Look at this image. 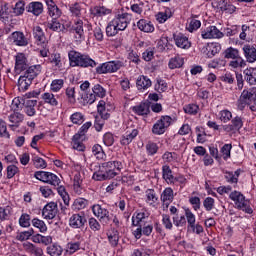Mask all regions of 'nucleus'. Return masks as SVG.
Wrapping results in <instances>:
<instances>
[{"label":"nucleus","mask_w":256,"mask_h":256,"mask_svg":"<svg viewBox=\"0 0 256 256\" xmlns=\"http://www.w3.org/2000/svg\"><path fill=\"white\" fill-rule=\"evenodd\" d=\"M83 183V179L81 178V173H76L74 175V190L76 193H81V184Z\"/></svg>","instance_id":"nucleus-49"},{"label":"nucleus","mask_w":256,"mask_h":256,"mask_svg":"<svg viewBox=\"0 0 256 256\" xmlns=\"http://www.w3.org/2000/svg\"><path fill=\"white\" fill-rule=\"evenodd\" d=\"M24 249L27 253L35 256H43V248L35 246L33 243L27 242L24 244Z\"/></svg>","instance_id":"nucleus-26"},{"label":"nucleus","mask_w":256,"mask_h":256,"mask_svg":"<svg viewBox=\"0 0 256 256\" xmlns=\"http://www.w3.org/2000/svg\"><path fill=\"white\" fill-rule=\"evenodd\" d=\"M69 31L74 34L76 41H78L79 43H81V41L85 39V30L83 29V20H78L74 22V24L72 25Z\"/></svg>","instance_id":"nucleus-9"},{"label":"nucleus","mask_w":256,"mask_h":256,"mask_svg":"<svg viewBox=\"0 0 256 256\" xmlns=\"http://www.w3.org/2000/svg\"><path fill=\"white\" fill-rule=\"evenodd\" d=\"M35 233V231L33 229H30L28 231H24L21 232L16 239L18 241H27V239H29V237H32V235Z\"/></svg>","instance_id":"nucleus-56"},{"label":"nucleus","mask_w":256,"mask_h":256,"mask_svg":"<svg viewBox=\"0 0 256 256\" xmlns=\"http://www.w3.org/2000/svg\"><path fill=\"white\" fill-rule=\"evenodd\" d=\"M92 92H94L95 96L99 97L100 99H103V97H105L107 93V91H105V88H103L101 84L94 85V87L92 88Z\"/></svg>","instance_id":"nucleus-46"},{"label":"nucleus","mask_w":256,"mask_h":256,"mask_svg":"<svg viewBox=\"0 0 256 256\" xmlns=\"http://www.w3.org/2000/svg\"><path fill=\"white\" fill-rule=\"evenodd\" d=\"M58 98H59V96H56L51 92H45L42 95V99H43L44 103L51 105V107H57V105H59V101H57Z\"/></svg>","instance_id":"nucleus-25"},{"label":"nucleus","mask_w":256,"mask_h":256,"mask_svg":"<svg viewBox=\"0 0 256 256\" xmlns=\"http://www.w3.org/2000/svg\"><path fill=\"white\" fill-rule=\"evenodd\" d=\"M47 28L56 33H62V31H65V24H61L57 18H52V21L48 22Z\"/></svg>","instance_id":"nucleus-29"},{"label":"nucleus","mask_w":256,"mask_h":256,"mask_svg":"<svg viewBox=\"0 0 256 256\" xmlns=\"http://www.w3.org/2000/svg\"><path fill=\"white\" fill-rule=\"evenodd\" d=\"M251 101H256V87L249 90H243L238 101V108L240 111H243L245 106L249 105Z\"/></svg>","instance_id":"nucleus-8"},{"label":"nucleus","mask_w":256,"mask_h":256,"mask_svg":"<svg viewBox=\"0 0 256 256\" xmlns=\"http://www.w3.org/2000/svg\"><path fill=\"white\" fill-rule=\"evenodd\" d=\"M174 41L180 49H189L191 47V42L189 38L183 34L174 35Z\"/></svg>","instance_id":"nucleus-19"},{"label":"nucleus","mask_w":256,"mask_h":256,"mask_svg":"<svg viewBox=\"0 0 256 256\" xmlns=\"http://www.w3.org/2000/svg\"><path fill=\"white\" fill-rule=\"evenodd\" d=\"M20 227H30L31 226V216L29 214H22L19 219Z\"/></svg>","instance_id":"nucleus-50"},{"label":"nucleus","mask_w":256,"mask_h":256,"mask_svg":"<svg viewBox=\"0 0 256 256\" xmlns=\"http://www.w3.org/2000/svg\"><path fill=\"white\" fill-rule=\"evenodd\" d=\"M44 219H55L57 217V203L50 202L44 206L42 210Z\"/></svg>","instance_id":"nucleus-14"},{"label":"nucleus","mask_w":256,"mask_h":256,"mask_svg":"<svg viewBox=\"0 0 256 256\" xmlns=\"http://www.w3.org/2000/svg\"><path fill=\"white\" fill-rule=\"evenodd\" d=\"M203 206L205 207L206 211H211L213 207H215V199L211 197L205 198Z\"/></svg>","instance_id":"nucleus-62"},{"label":"nucleus","mask_w":256,"mask_h":256,"mask_svg":"<svg viewBox=\"0 0 256 256\" xmlns=\"http://www.w3.org/2000/svg\"><path fill=\"white\" fill-rule=\"evenodd\" d=\"M26 69H29L27 57H25V54L23 53L17 54L15 57V73L19 75L20 73H23V71H26Z\"/></svg>","instance_id":"nucleus-10"},{"label":"nucleus","mask_w":256,"mask_h":256,"mask_svg":"<svg viewBox=\"0 0 256 256\" xmlns=\"http://www.w3.org/2000/svg\"><path fill=\"white\" fill-rule=\"evenodd\" d=\"M244 79L249 85H256V68L244 70Z\"/></svg>","instance_id":"nucleus-28"},{"label":"nucleus","mask_w":256,"mask_h":256,"mask_svg":"<svg viewBox=\"0 0 256 256\" xmlns=\"http://www.w3.org/2000/svg\"><path fill=\"white\" fill-rule=\"evenodd\" d=\"M12 39L14 45H17L18 47H25L29 45V42L27 41V38H25V34H23V32L12 33Z\"/></svg>","instance_id":"nucleus-20"},{"label":"nucleus","mask_w":256,"mask_h":256,"mask_svg":"<svg viewBox=\"0 0 256 256\" xmlns=\"http://www.w3.org/2000/svg\"><path fill=\"white\" fill-rule=\"evenodd\" d=\"M16 173H19V168L16 165H9L7 167V179H13Z\"/></svg>","instance_id":"nucleus-59"},{"label":"nucleus","mask_w":256,"mask_h":256,"mask_svg":"<svg viewBox=\"0 0 256 256\" xmlns=\"http://www.w3.org/2000/svg\"><path fill=\"white\" fill-rule=\"evenodd\" d=\"M83 99L88 105H93L97 101V96L94 92H88L83 96Z\"/></svg>","instance_id":"nucleus-60"},{"label":"nucleus","mask_w":256,"mask_h":256,"mask_svg":"<svg viewBox=\"0 0 256 256\" xmlns=\"http://www.w3.org/2000/svg\"><path fill=\"white\" fill-rule=\"evenodd\" d=\"M244 56L248 63H255L256 61V48L249 44L243 46Z\"/></svg>","instance_id":"nucleus-16"},{"label":"nucleus","mask_w":256,"mask_h":256,"mask_svg":"<svg viewBox=\"0 0 256 256\" xmlns=\"http://www.w3.org/2000/svg\"><path fill=\"white\" fill-rule=\"evenodd\" d=\"M92 153L96 156V159H105V151H103V147L99 144H96L92 147Z\"/></svg>","instance_id":"nucleus-42"},{"label":"nucleus","mask_w":256,"mask_h":256,"mask_svg":"<svg viewBox=\"0 0 256 256\" xmlns=\"http://www.w3.org/2000/svg\"><path fill=\"white\" fill-rule=\"evenodd\" d=\"M143 219H145V213L140 212L136 215V220L135 217L132 218V225L134 227H143V225L141 223H143Z\"/></svg>","instance_id":"nucleus-53"},{"label":"nucleus","mask_w":256,"mask_h":256,"mask_svg":"<svg viewBox=\"0 0 256 256\" xmlns=\"http://www.w3.org/2000/svg\"><path fill=\"white\" fill-rule=\"evenodd\" d=\"M39 73H41V65L39 64L33 65V66L28 65V68L26 69L24 76L28 77L33 81V79H35V77H37Z\"/></svg>","instance_id":"nucleus-27"},{"label":"nucleus","mask_w":256,"mask_h":256,"mask_svg":"<svg viewBox=\"0 0 256 256\" xmlns=\"http://www.w3.org/2000/svg\"><path fill=\"white\" fill-rule=\"evenodd\" d=\"M90 13L93 17H105V15H110L111 9L105 6H94L90 9Z\"/></svg>","instance_id":"nucleus-21"},{"label":"nucleus","mask_w":256,"mask_h":256,"mask_svg":"<svg viewBox=\"0 0 256 256\" xmlns=\"http://www.w3.org/2000/svg\"><path fill=\"white\" fill-rule=\"evenodd\" d=\"M231 149H233V146L231 144H225L221 148V152L223 154V159L225 161H227V159H229V157H231Z\"/></svg>","instance_id":"nucleus-57"},{"label":"nucleus","mask_w":256,"mask_h":256,"mask_svg":"<svg viewBox=\"0 0 256 256\" xmlns=\"http://www.w3.org/2000/svg\"><path fill=\"white\" fill-rule=\"evenodd\" d=\"M123 67L122 61H110L101 64L100 66L96 67V73L98 75H103L106 73H116V71H119Z\"/></svg>","instance_id":"nucleus-7"},{"label":"nucleus","mask_w":256,"mask_h":256,"mask_svg":"<svg viewBox=\"0 0 256 256\" xmlns=\"http://www.w3.org/2000/svg\"><path fill=\"white\" fill-rule=\"evenodd\" d=\"M71 67H97V62L88 55L81 54L77 51H70L68 54Z\"/></svg>","instance_id":"nucleus-2"},{"label":"nucleus","mask_w":256,"mask_h":256,"mask_svg":"<svg viewBox=\"0 0 256 256\" xmlns=\"http://www.w3.org/2000/svg\"><path fill=\"white\" fill-rule=\"evenodd\" d=\"M218 7L220 11H225L226 13H235L236 7L228 2L227 0H220L218 1Z\"/></svg>","instance_id":"nucleus-35"},{"label":"nucleus","mask_w":256,"mask_h":256,"mask_svg":"<svg viewBox=\"0 0 256 256\" xmlns=\"http://www.w3.org/2000/svg\"><path fill=\"white\" fill-rule=\"evenodd\" d=\"M173 118L171 116H161V118L153 125L152 133L154 135H163L169 127H171V122Z\"/></svg>","instance_id":"nucleus-6"},{"label":"nucleus","mask_w":256,"mask_h":256,"mask_svg":"<svg viewBox=\"0 0 256 256\" xmlns=\"http://www.w3.org/2000/svg\"><path fill=\"white\" fill-rule=\"evenodd\" d=\"M206 55L208 59H212V57H215L219 51H221V44L219 43H210L207 45L206 48Z\"/></svg>","instance_id":"nucleus-32"},{"label":"nucleus","mask_w":256,"mask_h":256,"mask_svg":"<svg viewBox=\"0 0 256 256\" xmlns=\"http://www.w3.org/2000/svg\"><path fill=\"white\" fill-rule=\"evenodd\" d=\"M137 27L140 31H144V33H153V31H155L153 24H151V22H147L145 19L139 20Z\"/></svg>","instance_id":"nucleus-33"},{"label":"nucleus","mask_w":256,"mask_h":256,"mask_svg":"<svg viewBox=\"0 0 256 256\" xmlns=\"http://www.w3.org/2000/svg\"><path fill=\"white\" fill-rule=\"evenodd\" d=\"M28 13H33L36 17H39L43 13V3L41 2H31L26 7Z\"/></svg>","instance_id":"nucleus-23"},{"label":"nucleus","mask_w":256,"mask_h":256,"mask_svg":"<svg viewBox=\"0 0 256 256\" xmlns=\"http://www.w3.org/2000/svg\"><path fill=\"white\" fill-rule=\"evenodd\" d=\"M69 225L72 229H83L87 225V218L85 215L73 214L69 219Z\"/></svg>","instance_id":"nucleus-11"},{"label":"nucleus","mask_w":256,"mask_h":256,"mask_svg":"<svg viewBox=\"0 0 256 256\" xmlns=\"http://www.w3.org/2000/svg\"><path fill=\"white\" fill-rule=\"evenodd\" d=\"M184 111L189 115H197L199 111V106L196 104H188L184 107Z\"/></svg>","instance_id":"nucleus-54"},{"label":"nucleus","mask_w":256,"mask_h":256,"mask_svg":"<svg viewBox=\"0 0 256 256\" xmlns=\"http://www.w3.org/2000/svg\"><path fill=\"white\" fill-rule=\"evenodd\" d=\"M33 36L34 39H36L38 45H45L47 38L45 37V33L43 32V29L40 28V26H35L33 28Z\"/></svg>","instance_id":"nucleus-24"},{"label":"nucleus","mask_w":256,"mask_h":256,"mask_svg":"<svg viewBox=\"0 0 256 256\" xmlns=\"http://www.w3.org/2000/svg\"><path fill=\"white\" fill-rule=\"evenodd\" d=\"M129 17V13L118 14L112 22L120 31H125L129 25Z\"/></svg>","instance_id":"nucleus-12"},{"label":"nucleus","mask_w":256,"mask_h":256,"mask_svg":"<svg viewBox=\"0 0 256 256\" xmlns=\"http://www.w3.org/2000/svg\"><path fill=\"white\" fill-rule=\"evenodd\" d=\"M185 216L187 219L188 227H190L192 231H195V214L191 212V210L186 209Z\"/></svg>","instance_id":"nucleus-40"},{"label":"nucleus","mask_w":256,"mask_h":256,"mask_svg":"<svg viewBox=\"0 0 256 256\" xmlns=\"http://www.w3.org/2000/svg\"><path fill=\"white\" fill-rule=\"evenodd\" d=\"M32 225L33 227H36V229H39L40 233L47 232V225L43 220H40L39 218L32 219Z\"/></svg>","instance_id":"nucleus-41"},{"label":"nucleus","mask_w":256,"mask_h":256,"mask_svg":"<svg viewBox=\"0 0 256 256\" xmlns=\"http://www.w3.org/2000/svg\"><path fill=\"white\" fill-rule=\"evenodd\" d=\"M107 235L112 247H117V245H119V231L113 228L107 233Z\"/></svg>","instance_id":"nucleus-36"},{"label":"nucleus","mask_w":256,"mask_h":256,"mask_svg":"<svg viewBox=\"0 0 256 256\" xmlns=\"http://www.w3.org/2000/svg\"><path fill=\"white\" fill-rule=\"evenodd\" d=\"M48 7V13L52 19H59L61 17V9L57 7V4L53 0H45Z\"/></svg>","instance_id":"nucleus-15"},{"label":"nucleus","mask_w":256,"mask_h":256,"mask_svg":"<svg viewBox=\"0 0 256 256\" xmlns=\"http://www.w3.org/2000/svg\"><path fill=\"white\" fill-rule=\"evenodd\" d=\"M229 197L232 201H234L236 207L240 211H244L248 215L253 213V208H251V205H249V200L245 199V196L241 192L233 191Z\"/></svg>","instance_id":"nucleus-3"},{"label":"nucleus","mask_w":256,"mask_h":256,"mask_svg":"<svg viewBox=\"0 0 256 256\" xmlns=\"http://www.w3.org/2000/svg\"><path fill=\"white\" fill-rule=\"evenodd\" d=\"M119 28L117 27L116 24L113 23V20L108 23L106 26V35L107 37H115L117 33H119Z\"/></svg>","instance_id":"nucleus-37"},{"label":"nucleus","mask_w":256,"mask_h":256,"mask_svg":"<svg viewBox=\"0 0 256 256\" xmlns=\"http://www.w3.org/2000/svg\"><path fill=\"white\" fill-rule=\"evenodd\" d=\"M224 57L225 59H232L229 65L230 67H233V69H237L239 67H245V65H247L245 60H243L241 55H239V50L236 48H233V47L227 48L224 51Z\"/></svg>","instance_id":"nucleus-4"},{"label":"nucleus","mask_w":256,"mask_h":256,"mask_svg":"<svg viewBox=\"0 0 256 256\" xmlns=\"http://www.w3.org/2000/svg\"><path fill=\"white\" fill-rule=\"evenodd\" d=\"M137 135H139V131L137 129L132 130V132L126 134V136H123L121 140L122 145H129V143H131V141H133Z\"/></svg>","instance_id":"nucleus-39"},{"label":"nucleus","mask_w":256,"mask_h":256,"mask_svg":"<svg viewBox=\"0 0 256 256\" xmlns=\"http://www.w3.org/2000/svg\"><path fill=\"white\" fill-rule=\"evenodd\" d=\"M81 249V242H70L67 244L68 253H75Z\"/></svg>","instance_id":"nucleus-58"},{"label":"nucleus","mask_w":256,"mask_h":256,"mask_svg":"<svg viewBox=\"0 0 256 256\" xmlns=\"http://www.w3.org/2000/svg\"><path fill=\"white\" fill-rule=\"evenodd\" d=\"M146 151L148 155H155L159 151V146H157V143L149 142L146 144Z\"/></svg>","instance_id":"nucleus-55"},{"label":"nucleus","mask_w":256,"mask_h":256,"mask_svg":"<svg viewBox=\"0 0 256 256\" xmlns=\"http://www.w3.org/2000/svg\"><path fill=\"white\" fill-rule=\"evenodd\" d=\"M8 119H9V122L11 123L9 124V127L14 131L15 129L13 128L19 127V125L23 123V119H25V116H23V114L19 112H14L8 117Z\"/></svg>","instance_id":"nucleus-18"},{"label":"nucleus","mask_w":256,"mask_h":256,"mask_svg":"<svg viewBox=\"0 0 256 256\" xmlns=\"http://www.w3.org/2000/svg\"><path fill=\"white\" fill-rule=\"evenodd\" d=\"M173 199V189L171 187L166 188L161 194V201L164 202L166 207H169V204L173 202Z\"/></svg>","instance_id":"nucleus-31"},{"label":"nucleus","mask_w":256,"mask_h":256,"mask_svg":"<svg viewBox=\"0 0 256 256\" xmlns=\"http://www.w3.org/2000/svg\"><path fill=\"white\" fill-rule=\"evenodd\" d=\"M234 128H236V131H239L243 127V119L239 116H236L231 121Z\"/></svg>","instance_id":"nucleus-64"},{"label":"nucleus","mask_w":256,"mask_h":256,"mask_svg":"<svg viewBox=\"0 0 256 256\" xmlns=\"http://www.w3.org/2000/svg\"><path fill=\"white\" fill-rule=\"evenodd\" d=\"M47 253L50 256H60L63 253V248L59 245H51L47 247Z\"/></svg>","instance_id":"nucleus-44"},{"label":"nucleus","mask_w":256,"mask_h":256,"mask_svg":"<svg viewBox=\"0 0 256 256\" xmlns=\"http://www.w3.org/2000/svg\"><path fill=\"white\" fill-rule=\"evenodd\" d=\"M162 177L167 183H175V176H173V170L169 165L162 166Z\"/></svg>","instance_id":"nucleus-34"},{"label":"nucleus","mask_w":256,"mask_h":256,"mask_svg":"<svg viewBox=\"0 0 256 256\" xmlns=\"http://www.w3.org/2000/svg\"><path fill=\"white\" fill-rule=\"evenodd\" d=\"M32 161H33L34 166L36 167V169H45L47 167V162L39 156H34L32 158Z\"/></svg>","instance_id":"nucleus-48"},{"label":"nucleus","mask_w":256,"mask_h":256,"mask_svg":"<svg viewBox=\"0 0 256 256\" xmlns=\"http://www.w3.org/2000/svg\"><path fill=\"white\" fill-rule=\"evenodd\" d=\"M151 85V79H149L147 76L141 75L137 78L136 86L139 91H141V89H149Z\"/></svg>","instance_id":"nucleus-30"},{"label":"nucleus","mask_w":256,"mask_h":256,"mask_svg":"<svg viewBox=\"0 0 256 256\" xmlns=\"http://www.w3.org/2000/svg\"><path fill=\"white\" fill-rule=\"evenodd\" d=\"M85 207H87L86 199L78 198V199L74 200L73 209H75L77 211H81V209H85Z\"/></svg>","instance_id":"nucleus-47"},{"label":"nucleus","mask_w":256,"mask_h":256,"mask_svg":"<svg viewBox=\"0 0 256 256\" xmlns=\"http://www.w3.org/2000/svg\"><path fill=\"white\" fill-rule=\"evenodd\" d=\"M70 121H72L74 125H81L85 121V116H83L81 112H76L70 116Z\"/></svg>","instance_id":"nucleus-45"},{"label":"nucleus","mask_w":256,"mask_h":256,"mask_svg":"<svg viewBox=\"0 0 256 256\" xmlns=\"http://www.w3.org/2000/svg\"><path fill=\"white\" fill-rule=\"evenodd\" d=\"M33 83V80L25 75H22L18 79V89L22 93H25L29 87H31V84Z\"/></svg>","instance_id":"nucleus-22"},{"label":"nucleus","mask_w":256,"mask_h":256,"mask_svg":"<svg viewBox=\"0 0 256 256\" xmlns=\"http://www.w3.org/2000/svg\"><path fill=\"white\" fill-rule=\"evenodd\" d=\"M146 197L147 202L150 203V205H153V203H157L158 201L157 195L155 194V190L153 189H148L146 191Z\"/></svg>","instance_id":"nucleus-52"},{"label":"nucleus","mask_w":256,"mask_h":256,"mask_svg":"<svg viewBox=\"0 0 256 256\" xmlns=\"http://www.w3.org/2000/svg\"><path fill=\"white\" fill-rule=\"evenodd\" d=\"M151 104L149 102H141L139 105L132 107V111L136 115H149Z\"/></svg>","instance_id":"nucleus-17"},{"label":"nucleus","mask_w":256,"mask_h":256,"mask_svg":"<svg viewBox=\"0 0 256 256\" xmlns=\"http://www.w3.org/2000/svg\"><path fill=\"white\" fill-rule=\"evenodd\" d=\"M0 137H5L6 139H10L11 137L7 131V123L3 119H0Z\"/></svg>","instance_id":"nucleus-51"},{"label":"nucleus","mask_w":256,"mask_h":256,"mask_svg":"<svg viewBox=\"0 0 256 256\" xmlns=\"http://www.w3.org/2000/svg\"><path fill=\"white\" fill-rule=\"evenodd\" d=\"M199 27H201V21L192 19L189 23V26L187 27V30L190 33H193V31H197V29H199Z\"/></svg>","instance_id":"nucleus-61"},{"label":"nucleus","mask_w":256,"mask_h":256,"mask_svg":"<svg viewBox=\"0 0 256 256\" xmlns=\"http://www.w3.org/2000/svg\"><path fill=\"white\" fill-rule=\"evenodd\" d=\"M50 63H53L55 67H58V68L62 67L61 54H51Z\"/></svg>","instance_id":"nucleus-63"},{"label":"nucleus","mask_w":256,"mask_h":256,"mask_svg":"<svg viewBox=\"0 0 256 256\" xmlns=\"http://www.w3.org/2000/svg\"><path fill=\"white\" fill-rule=\"evenodd\" d=\"M63 85H65V81L63 79H55L52 81L50 89L54 93H57L58 91H61V89H63Z\"/></svg>","instance_id":"nucleus-43"},{"label":"nucleus","mask_w":256,"mask_h":256,"mask_svg":"<svg viewBox=\"0 0 256 256\" xmlns=\"http://www.w3.org/2000/svg\"><path fill=\"white\" fill-rule=\"evenodd\" d=\"M202 39H221L223 32L217 29V26H210L202 31Z\"/></svg>","instance_id":"nucleus-13"},{"label":"nucleus","mask_w":256,"mask_h":256,"mask_svg":"<svg viewBox=\"0 0 256 256\" xmlns=\"http://www.w3.org/2000/svg\"><path fill=\"white\" fill-rule=\"evenodd\" d=\"M35 179H38V181H42V183H48V185H52L53 187H59L61 184V179L59 177L51 172H45V171H36L34 173Z\"/></svg>","instance_id":"nucleus-5"},{"label":"nucleus","mask_w":256,"mask_h":256,"mask_svg":"<svg viewBox=\"0 0 256 256\" xmlns=\"http://www.w3.org/2000/svg\"><path fill=\"white\" fill-rule=\"evenodd\" d=\"M123 164L119 161H109L104 162L99 167V170L96 171L92 179L94 181H107V179H113V177H117L118 173L115 171H121Z\"/></svg>","instance_id":"nucleus-1"},{"label":"nucleus","mask_w":256,"mask_h":256,"mask_svg":"<svg viewBox=\"0 0 256 256\" xmlns=\"http://www.w3.org/2000/svg\"><path fill=\"white\" fill-rule=\"evenodd\" d=\"M183 58L179 56H175L174 58H171L168 64L169 69H179L180 67H183Z\"/></svg>","instance_id":"nucleus-38"}]
</instances>
